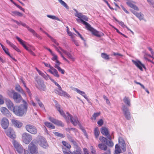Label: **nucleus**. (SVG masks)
Wrapping results in <instances>:
<instances>
[{
	"label": "nucleus",
	"mask_w": 154,
	"mask_h": 154,
	"mask_svg": "<svg viewBox=\"0 0 154 154\" xmlns=\"http://www.w3.org/2000/svg\"><path fill=\"white\" fill-rule=\"evenodd\" d=\"M76 13L75 14V17H78L79 19H76V20L78 23L81 22L83 24L85 25L87 29L91 31L94 35L98 37H100L102 36L103 34L102 32H100L96 29L91 27V25L85 21H88V18L86 16L83 15L81 13H79L75 9H73Z\"/></svg>",
	"instance_id": "nucleus-1"
},
{
	"label": "nucleus",
	"mask_w": 154,
	"mask_h": 154,
	"mask_svg": "<svg viewBox=\"0 0 154 154\" xmlns=\"http://www.w3.org/2000/svg\"><path fill=\"white\" fill-rule=\"evenodd\" d=\"M23 104L19 106H16L13 110L14 113L17 116H22L26 114L27 110L28 104L27 102L23 100Z\"/></svg>",
	"instance_id": "nucleus-2"
},
{
	"label": "nucleus",
	"mask_w": 154,
	"mask_h": 154,
	"mask_svg": "<svg viewBox=\"0 0 154 154\" xmlns=\"http://www.w3.org/2000/svg\"><path fill=\"white\" fill-rule=\"evenodd\" d=\"M8 95L10 97L13 98L16 103H19L22 100V97L20 95L14 91L9 92Z\"/></svg>",
	"instance_id": "nucleus-3"
},
{
	"label": "nucleus",
	"mask_w": 154,
	"mask_h": 154,
	"mask_svg": "<svg viewBox=\"0 0 154 154\" xmlns=\"http://www.w3.org/2000/svg\"><path fill=\"white\" fill-rule=\"evenodd\" d=\"M62 143L63 144L62 148L64 154H69L71 152L70 151L71 148L70 145L67 142L64 141H62Z\"/></svg>",
	"instance_id": "nucleus-4"
},
{
	"label": "nucleus",
	"mask_w": 154,
	"mask_h": 154,
	"mask_svg": "<svg viewBox=\"0 0 154 154\" xmlns=\"http://www.w3.org/2000/svg\"><path fill=\"white\" fill-rule=\"evenodd\" d=\"M23 142L26 144H28L32 139L31 135L26 132H24L22 135Z\"/></svg>",
	"instance_id": "nucleus-5"
},
{
	"label": "nucleus",
	"mask_w": 154,
	"mask_h": 154,
	"mask_svg": "<svg viewBox=\"0 0 154 154\" xmlns=\"http://www.w3.org/2000/svg\"><path fill=\"white\" fill-rule=\"evenodd\" d=\"M56 86L58 88V89L59 90H58L57 89H54V91L56 94L59 95L63 96L66 97H70L69 95L62 89L61 87L58 84Z\"/></svg>",
	"instance_id": "nucleus-6"
},
{
	"label": "nucleus",
	"mask_w": 154,
	"mask_h": 154,
	"mask_svg": "<svg viewBox=\"0 0 154 154\" xmlns=\"http://www.w3.org/2000/svg\"><path fill=\"white\" fill-rule=\"evenodd\" d=\"M13 145L17 152L19 154H21L23 152L24 150L22 145L19 142L14 141L13 143Z\"/></svg>",
	"instance_id": "nucleus-7"
},
{
	"label": "nucleus",
	"mask_w": 154,
	"mask_h": 154,
	"mask_svg": "<svg viewBox=\"0 0 154 154\" xmlns=\"http://www.w3.org/2000/svg\"><path fill=\"white\" fill-rule=\"evenodd\" d=\"M25 128L28 132L32 134H35L37 133V129L32 125L30 124L27 125L25 126Z\"/></svg>",
	"instance_id": "nucleus-8"
},
{
	"label": "nucleus",
	"mask_w": 154,
	"mask_h": 154,
	"mask_svg": "<svg viewBox=\"0 0 154 154\" xmlns=\"http://www.w3.org/2000/svg\"><path fill=\"white\" fill-rule=\"evenodd\" d=\"M66 115L68 117L67 121L68 120L69 121V119H70L71 122L74 126L76 125L79 123L77 117L76 116H74L73 117H72V115L68 112H66Z\"/></svg>",
	"instance_id": "nucleus-9"
},
{
	"label": "nucleus",
	"mask_w": 154,
	"mask_h": 154,
	"mask_svg": "<svg viewBox=\"0 0 154 154\" xmlns=\"http://www.w3.org/2000/svg\"><path fill=\"white\" fill-rule=\"evenodd\" d=\"M36 81L37 83L36 87L41 90L45 91L46 87L43 82L39 79L36 80Z\"/></svg>",
	"instance_id": "nucleus-10"
},
{
	"label": "nucleus",
	"mask_w": 154,
	"mask_h": 154,
	"mask_svg": "<svg viewBox=\"0 0 154 154\" xmlns=\"http://www.w3.org/2000/svg\"><path fill=\"white\" fill-rule=\"evenodd\" d=\"M122 110L125 118L128 120L131 119V113L129 111V109L126 106L124 105L122 106Z\"/></svg>",
	"instance_id": "nucleus-11"
},
{
	"label": "nucleus",
	"mask_w": 154,
	"mask_h": 154,
	"mask_svg": "<svg viewBox=\"0 0 154 154\" xmlns=\"http://www.w3.org/2000/svg\"><path fill=\"white\" fill-rule=\"evenodd\" d=\"M28 149L32 154H34L37 152V148L32 142L29 145Z\"/></svg>",
	"instance_id": "nucleus-12"
},
{
	"label": "nucleus",
	"mask_w": 154,
	"mask_h": 154,
	"mask_svg": "<svg viewBox=\"0 0 154 154\" xmlns=\"http://www.w3.org/2000/svg\"><path fill=\"white\" fill-rule=\"evenodd\" d=\"M1 125L3 129H6L9 125L8 120L5 117L2 118L1 121Z\"/></svg>",
	"instance_id": "nucleus-13"
},
{
	"label": "nucleus",
	"mask_w": 154,
	"mask_h": 154,
	"mask_svg": "<svg viewBox=\"0 0 154 154\" xmlns=\"http://www.w3.org/2000/svg\"><path fill=\"white\" fill-rule=\"evenodd\" d=\"M6 134L12 139H14L16 135L14 130L11 128H9L5 132Z\"/></svg>",
	"instance_id": "nucleus-14"
},
{
	"label": "nucleus",
	"mask_w": 154,
	"mask_h": 154,
	"mask_svg": "<svg viewBox=\"0 0 154 154\" xmlns=\"http://www.w3.org/2000/svg\"><path fill=\"white\" fill-rule=\"evenodd\" d=\"M100 131L102 134L107 136L109 139L110 140L111 139V136L109 134V131L107 128L105 127H102L101 128Z\"/></svg>",
	"instance_id": "nucleus-15"
},
{
	"label": "nucleus",
	"mask_w": 154,
	"mask_h": 154,
	"mask_svg": "<svg viewBox=\"0 0 154 154\" xmlns=\"http://www.w3.org/2000/svg\"><path fill=\"white\" fill-rule=\"evenodd\" d=\"M48 119L51 122L55 125L62 127L64 126V124L61 121L57 120L54 118L51 117H49Z\"/></svg>",
	"instance_id": "nucleus-16"
},
{
	"label": "nucleus",
	"mask_w": 154,
	"mask_h": 154,
	"mask_svg": "<svg viewBox=\"0 0 154 154\" xmlns=\"http://www.w3.org/2000/svg\"><path fill=\"white\" fill-rule=\"evenodd\" d=\"M5 103L8 108L11 110L13 111L15 107L13 102L9 99H6Z\"/></svg>",
	"instance_id": "nucleus-17"
},
{
	"label": "nucleus",
	"mask_w": 154,
	"mask_h": 154,
	"mask_svg": "<svg viewBox=\"0 0 154 154\" xmlns=\"http://www.w3.org/2000/svg\"><path fill=\"white\" fill-rule=\"evenodd\" d=\"M1 111L2 113L5 116L9 118L11 116V114L9 112V110L6 108L2 107L1 108Z\"/></svg>",
	"instance_id": "nucleus-18"
},
{
	"label": "nucleus",
	"mask_w": 154,
	"mask_h": 154,
	"mask_svg": "<svg viewBox=\"0 0 154 154\" xmlns=\"http://www.w3.org/2000/svg\"><path fill=\"white\" fill-rule=\"evenodd\" d=\"M38 143L40 146L45 148H46L48 147V145L46 140L44 138H41L39 141Z\"/></svg>",
	"instance_id": "nucleus-19"
},
{
	"label": "nucleus",
	"mask_w": 154,
	"mask_h": 154,
	"mask_svg": "<svg viewBox=\"0 0 154 154\" xmlns=\"http://www.w3.org/2000/svg\"><path fill=\"white\" fill-rule=\"evenodd\" d=\"M127 2H126V4L130 8H132L134 10L136 11H139L138 8L134 4H135V2L133 1L130 0H127Z\"/></svg>",
	"instance_id": "nucleus-20"
},
{
	"label": "nucleus",
	"mask_w": 154,
	"mask_h": 154,
	"mask_svg": "<svg viewBox=\"0 0 154 154\" xmlns=\"http://www.w3.org/2000/svg\"><path fill=\"white\" fill-rule=\"evenodd\" d=\"M119 146L124 152H125L126 149V145L124 140L122 137H120L119 138Z\"/></svg>",
	"instance_id": "nucleus-21"
},
{
	"label": "nucleus",
	"mask_w": 154,
	"mask_h": 154,
	"mask_svg": "<svg viewBox=\"0 0 154 154\" xmlns=\"http://www.w3.org/2000/svg\"><path fill=\"white\" fill-rule=\"evenodd\" d=\"M133 63L141 70L143 71L142 67L145 68L144 65L140 61H135L132 60Z\"/></svg>",
	"instance_id": "nucleus-22"
},
{
	"label": "nucleus",
	"mask_w": 154,
	"mask_h": 154,
	"mask_svg": "<svg viewBox=\"0 0 154 154\" xmlns=\"http://www.w3.org/2000/svg\"><path fill=\"white\" fill-rule=\"evenodd\" d=\"M11 122L12 124L15 127L18 128H20L23 125V124L22 123L18 120L14 119H12L11 120Z\"/></svg>",
	"instance_id": "nucleus-23"
},
{
	"label": "nucleus",
	"mask_w": 154,
	"mask_h": 154,
	"mask_svg": "<svg viewBox=\"0 0 154 154\" xmlns=\"http://www.w3.org/2000/svg\"><path fill=\"white\" fill-rule=\"evenodd\" d=\"M59 48L60 49L63 53H64L68 57V58L71 59L72 61H74L75 60L74 58L70 54L69 52H67L66 51L64 50L63 49H62L60 47H59Z\"/></svg>",
	"instance_id": "nucleus-24"
},
{
	"label": "nucleus",
	"mask_w": 154,
	"mask_h": 154,
	"mask_svg": "<svg viewBox=\"0 0 154 154\" xmlns=\"http://www.w3.org/2000/svg\"><path fill=\"white\" fill-rule=\"evenodd\" d=\"M98 146L99 148L101 150L107 151V150L110 149L109 148H108L107 146L105 144L103 143L99 144Z\"/></svg>",
	"instance_id": "nucleus-25"
},
{
	"label": "nucleus",
	"mask_w": 154,
	"mask_h": 154,
	"mask_svg": "<svg viewBox=\"0 0 154 154\" xmlns=\"http://www.w3.org/2000/svg\"><path fill=\"white\" fill-rule=\"evenodd\" d=\"M123 101L127 105L129 106H131V100L129 97H125L123 99Z\"/></svg>",
	"instance_id": "nucleus-26"
},
{
	"label": "nucleus",
	"mask_w": 154,
	"mask_h": 154,
	"mask_svg": "<svg viewBox=\"0 0 154 154\" xmlns=\"http://www.w3.org/2000/svg\"><path fill=\"white\" fill-rule=\"evenodd\" d=\"M15 89L18 92L21 93L23 95H26L24 91L19 85H17L16 86Z\"/></svg>",
	"instance_id": "nucleus-27"
},
{
	"label": "nucleus",
	"mask_w": 154,
	"mask_h": 154,
	"mask_svg": "<svg viewBox=\"0 0 154 154\" xmlns=\"http://www.w3.org/2000/svg\"><path fill=\"white\" fill-rule=\"evenodd\" d=\"M45 125L50 129H54L55 128V126L52 124L48 122H44Z\"/></svg>",
	"instance_id": "nucleus-28"
},
{
	"label": "nucleus",
	"mask_w": 154,
	"mask_h": 154,
	"mask_svg": "<svg viewBox=\"0 0 154 154\" xmlns=\"http://www.w3.org/2000/svg\"><path fill=\"white\" fill-rule=\"evenodd\" d=\"M16 38L20 42V43L23 46V47L25 48H26L27 46L26 45L25 43L26 42L20 39L19 37L17 36H16Z\"/></svg>",
	"instance_id": "nucleus-29"
},
{
	"label": "nucleus",
	"mask_w": 154,
	"mask_h": 154,
	"mask_svg": "<svg viewBox=\"0 0 154 154\" xmlns=\"http://www.w3.org/2000/svg\"><path fill=\"white\" fill-rule=\"evenodd\" d=\"M48 71L50 73L53 75L55 76L57 78L59 77V75L58 74V72L56 69H54L53 71H52L51 69H49Z\"/></svg>",
	"instance_id": "nucleus-30"
},
{
	"label": "nucleus",
	"mask_w": 154,
	"mask_h": 154,
	"mask_svg": "<svg viewBox=\"0 0 154 154\" xmlns=\"http://www.w3.org/2000/svg\"><path fill=\"white\" fill-rule=\"evenodd\" d=\"M66 136L68 139L69 140V141L72 143L74 145H76V142L74 140V139L69 134H67Z\"/></svg>",
	"instance_id": "nucleus-31"
},
{
	"label": "nucleus",
	"mask_w": 154,
	"mask_h": 154,
	"mask_svg": "<svg viewBox=\"0 0 154 154\" xmlns=\"http://www.w3.org/2000/svg\"><path fill=\"white\" fill-rule=\"evenodd\" d=\"M10 14L13 16H15L16 15L20 17H22L23 16L22 14L20 12L17 11H12Z\"/></svg>",
	"instance_id": "nucleus-32"
},
{
	"label": "nucleus",
	"mask_w": 154,
	"mask_h": 154,
	"mask_svg": "<svg viewBox=\"0 0 154 154\" xmlns=\"http://www.w3.org/2000/svg\"><path fill=\"white\" fill-rule=\"evenodd\" d=\"M94 134L96 138L97 139L100 134V131L98 129V127H96L95 128Z\"/></svg>",
	"instance_id": "nucleus-33"
},
{
	"label": "nucleus",
	"mask_w": 154,
	"mask_h": 154,
	"mask_svg": "<svg viewBox=\"0 0 154 154\" xmlns=\"http://www.w3.org/2000/svg\"><path fill=\"white\" fill-rule=\"evenodd\" d=\"M120 147L118 144H116L115 146V153H120L121 152V150Z\"/></svg>",
	"instance_id": "nucleus-34"
},
{
	"label": "nucleus",
	"mask_w": 154,
	"mask_h": 154,
	"mask_svg": "<svg viewBox=\"0 0 154 154\" xmlns=\"http://www.w3.org/2000/svg\"><path fill=\"white\" fill-rule=\"evenodd\" d=\"M58 1L63 6L66 8L67 9H69V7L65 2L62 0H58Z\"/></svg>",
	"instance_id": "nucleus-35"
},
{
	"label": "nucleus",
	"mask_w": 154,
	"mask_h": 154,
	"mask_svg": "<svg viewBox=\"0 0 154 154\" xmlns=\"http://www.w3.org/2000/svg\"><path fill=\"white\" fill-rule=\"evenodd\" d=\"M58 1L63 6L66 8L67 9H69V7L65 2L62 0H58Z\"/></svg>",
	"instance_id": "nucleus-36"
},
{
	"label": "nucleus",
	"mask_w": 154,
	"mask_h": 154,
	"mask_svg": "<svg viewBox=\"0 0 154 154\" xmlns=\"http://www.w3.org/2000/svg\"><path fill=\"white\" fill-rule=\"evenodd\" d=\"M101 57L105 60H108L109 59V55L105 53H102L101 54Z\"/></svg>",
	"instance_id": "nucleus-37"
},
{
	"label": "nucleus",
	"mask_w": 154,
	"mask_h": 154,
	"mask_svg": "<svg viewBox=\"0 0 154 154\" xmlns=\"http://www.w3.org/2000/svg\"><path fill=\"white\" fill-rule=\"evenodd\" d=\"M100 114V112L94 113L92 115V117H91V119H94V120H96V118L99 116Z\"/></svg>",
	"instance_id": "nucleus-38"
},
{
	"label": "nucleus",
	"mask_w": 154,
	"mask_h": 154,
	"mask_svg": "<svg viewBox=\"0 0 154 154\" xmlns=\"http://www.w3.org/2000/svg\"><path fill=\"white\" fill-rule=\"evenodd\" d=\"M38 72V73L39 74L41 75L42 77H43L46 80H47L48 79L47 76L45 74L42 72L40 70H37Z\"/></svg>",
	"instance_id": "nucleus-39"
},
{
	"label": "nucleus",
	"mask_w": 154,
	"mask_h": 154,
	"mask_svg": "<svg viewBox=\"0 0 154 154\" xmlns=\"http://www.w3.org/2000/svg\"><path fill=\"white\" fill-rule=\"evenodd\" d=\"M99 140L101 142L106 143L107 141V140L106 138L102 136L100 137Z\"/></svg>",
	"instance_id": "nucleus-40"
},
{
	"label": "nucleus",
	"mask_w": 154,
	"mask_h": 154,
	"mask_svg": "<svg viewBox=\"0 0 154 154\" xmlns=\"http://www.w3.org/2000/svg\"><path fill=\"white\" fill-rule=\"evenodd\" d=\"M47 16L48 17L52 19L57 20L59 21H60V19L58 18L55 16L48 15Z\"/></svg>",
	"instance_id": "nucleus-41"
},
{
	"label": "nucleus",
	"mask_w": 154,
	"mask_h": 154,
	"mask_svg": "<svg viewBox=\"0 0 154 154\" xmlns=\"http://www.w3.org/2000/svg\"><path fill=\"white\" fill-rule=\"evenodd\" d=\"M76 91L78 93L82 95L84 97V96H86L85 94V92L81 91L77 88L76 89Z\"/></svg>",
	"instance_id": "nucleus-42"
},
{
	"label": "nucleus",
	"mask_w": 154,
	"mask_h": 154,
	"mask_svg": "<svg viewBox=\"0 0 154 154\" xmlns=\"http://www.w3.org/2000/svg\"><path fill=\"white\" fill-rule=\"evenodd\" d=\"M53 133L56 136L58 137H60L61 138L64 137L63 135V134L59 133L57 132H54Z\"/></svg>",
	"instance_id": "nucleus-43"
},
{
	"label": "nucleus",
	"mask_w": 154,
	"mask_h": 154,
	"mask_svg": "<svg viewBox=\"0 0 154 154\" xmlns=\"http://www.w3.org/2000/svg\"><path fill=\"white\" fill-rule=\"evenodd\" d=\"M109 140L108 141L107 140L106 144L108 146H110V147H112L113 146L114 144L113 142L111 140Z\"/></svg>",
	"instance_id": "nucleus-44"
},
{
	"label": "nucleus",
	"mask_w": 154,
	"mask_h": 154,
	"mask_svg": "<svg viewBox=\"0 0 154 154\" xmlns=\"http://www.w3.org/2000/svg\"><path fill=\"white\" fill-rule=\"evenodd\" d=\"M143 14L140 12L139 13H138L136 16L140 20H141L143 19Z\"/></svg>",
	"instance_id": "nucleus-45"
},
{
	"label": "nucleus",
	"mask_w": 154,
	"mask_h": 154,
	"mask_svg": "<svg viewBox=\"0 0 154 154\" xmlns=\"http://www.w3.org/2000/svg\"><path fill=\"white\" fill-rule=\"evenodd\" d=\"M55 68L58 69V71L62 74H64L65 73V71L62 69L59 66H57L55 67Z\"/></svg>",
	"instance_id": "nucleus-46"
},
{
	"label": "nucleus",
	"mask_w": 154,
	"mask_h": 154,
	"mask_svg": "<svg viewBox=\"0 0 154 154\" xmlns=\"http://www.w3.org/2000/svg\"><path fill=\"white\" fill-rule=\"evenodd\" d=\"M3 50L4 51L5 53L8 56H9L10 57H12V56L11 55L10 53H9L8 52V49L6 48H4V49H3Z\"/></svg>",
	"instance_id": "nucleus-47"
},
{
	"label": "nucleus",
	"mask_w": 154,
	"mask_h": 154,
	"mask_svg": "<svg viewBox=\"0 0 154 154\" xmlns=\"http://www.w3.org/2000/svg\"><path fill=\"white\" fill-rule=\"evenodd\" d=\"M60 114L64 117V118L67 121V118L66 115L64 113V112L63 111V110H61V111H60L59 112Z\"/></svg>",
	"instance_id": "nucleus-48"
},
{
	"label": "nucleus",
	"mask_w": 154,
	"mask_h": 154,
	"mask_svg": "<svg viewBox=\"0 0 154 154\" xmlns=\"http://www.w3.org/2000/svg\"><path fill=\"white\" fill-rule=\"evenodd\" d=\"M69 154H82L81 151L79 150H76L74 151L70 152Z\"/></svg>",
	"instance_id": "nucleus-49"
},
{
	"label": "nucleus",
	"mask_w": 154,
	"mask_h": 154,
	"mask_svg": "<svg viewBox=\"0 0 154 154\" xmlns=\"http://www.w3.org/2000/svg\"><path fill=\"white\" fill-rule=\"evenodd\" d=\"M27 29L28 30H29V32H31L32 33L33 35L34 36V35L36 33L35 32V31L32 29L29 28V27H27Z\"/></svg>",
	"instance_id": "nucleus-50"
},
{
	"label": "nucleus",
	"mask_w": 154,
	"mask_h": 154,
	"mask_svg": "<svg viewBox=\"0 0 154 154\" xmlns=\"http://www.w3.org/2000/svg\"><path fill=\"white\" fill-rule=\"evenodd\" d=\"M26 92L28 93L29 97L31 98L32 97V94L29 88H26Z\"/></svg>",
	"instance_id": "nucleus-51"
},
{
	"label": "nucleus",
	"mask_w": 154,
	"mask_h": 154,
	"mask_svg": "<svg viewBox=\"0 0 154 154\" xmlns=\"http://www.w3.org/2000/svg\"><path fill=\"white\" fill-rule=\"evenodd\" d=\"M11 47L12 48H14V49H15V50H16L18 52H21V51H20V50L18 48H17V47L14 44Z\"/></svg>",
	"instance_id": "nucleus-52"
},
{
	"label": "nucleus",
	"mask_w": 154,
	"mask_h": 154,
	"mask_svg": "<svg viewBox=\"0 0 154 154\" xmlns=\"http://www.w3.org/2000/svg\"><path fill=\"white\" fill-rule=\"evenodd\" d=\"M58 52L60 54L61 57L63 58V59L67 62L68 63H69V60H68L66 58H65L61 52L60 51H58Z\"/></svg>",
	"instance_id": "nucleus-53"
},
{
	"label": "nucleus",
	"mask_w": 154,
	"mask_h": 154,
	"mask_svg": "<svg viewBox=\"0 0 154 154\" xmlns=\"http://www.w3.org/2000/svg\"><path fill=\"white\" fill-rule=\"evenodd\" d=\"M98 124L100 126H101L103 124V121L102 119H100L97 122Z\"/></svg>",
	"instance_id": "nucleus-54"
},
{
	"label": "nucleus",
	"mask_w": 154,
	"mask_h": 154,
	"mask_svg": "<svg viewBox=\"0 0 154 154\" xmlns=\"http://www.w3.org/2000/svg\"><path fill=\"white\" fill-rule=\"evenodd\" d=\"M118 22L119 23V25H121L122 27H126V26H127L126 25H125L124 24V23L122 21H118Z\"/></svg>",
	"instance_id": "nucleus-55"
},
{
	"label": "nucleus",
	"mask_w": 154,
	"mask_h": 154,
	"mask_svg": "<svg viewBox=\"0 0 154 154\" xmlns=\"http://www.w3.org/2000/svg\"><path fill=\"white\" fill-rule=\"evenodd\" d=\"M52 55L53 56V57L52 58V60H53L54 61L57 60V57L55 54H54Z\"/></svg>",
	"instance_id": "nucleus-56"
},
{
	"label": "nucleus",
	"mask_w": 154,
	"mask_h": 154,
	"mask_svg": "<svg viewBox=\"0 0 154 154\" xmlns=\"http://www.w3.org/2000/svg\"><path fill=\"white\" fill-rule=\"evenodd\" d=\"M16 6H17V8H19L22 11H23V12L24 11V9L20 5H18L17 4L15 3L14 5Z\"/></svg>",
	"instance_id": "nucleus-57"
},
{
	"label": "nucleus",
	"mask_w": 154,
	"mask_h": 154,
	"mask_svg": "<svg viewBox=\"0 0 154 154\" xmlns=\"http://www.w3.org/2000/svg\"><path fill=\"white\" fill-rule=\"evenodd\" d=\"M12 20L13 21L16 23L18 25H21V23H22V22L21 21L19 22L14 19H12Z\"/></svg>",
	"instance_id": "nucleus-58"
},
{
	"label": "nucleus",
	"mask_w": 154,
	"mask_h": 154,
	"mask_svg": "<svg viewBox=\"0 0 154 154\" xmlns=\"http://www.w3.org/2000/svg\"><path fill=\"white\" fill-rule=\"evenodd\" d=\"M38 103L40 107L42 108H44V105L41 101L38 102Z\"/></svg>",
	"instance_id": "nucleus-59"
},
{
	"label": "nucleus",
	"mask_w": 154,
	"mask_h": 154,
	"mask_svg": "<svg viewBox=\"0 0 154 154\" xmlns=\"http://www.w3.org/2000/svg\"><path fill=\"white\" fill-rule=\"evenodd\" d=\"M121 7L123 9V10H124V11L127 14H129V12L125 8H124V7L122 5H121Z\"/></svg>",
	"instance_id": "nucleus-60"
},
{
	"label": "nucleus",
	"mask_w": 154,
	"mask_h": 154,
	"mask_svg": "<svg viewBox=\"0 0 154 154\" xmlns=\"http://www.w3.org/2000/svg\"><path fill=\"white\" fill-rule=\"evenodd\" d=\"M90 148L91 149V152L92 154L96 152L95 150L94 149L93 146H91Z\"/></svg>",
	"instance_id": "nucleus-61"
},
{
	"label": "nucleus",
	"mask_w": 154,
	"mask_h": 154,
	"mask_svg": "<svg viewBox=\"0 0 154 154\" xmlns=\"http://www.w3.org/2000/svg\"><path fill=\"white\" fill-rule=\"evenodd\" d=\"M6 42L7 44L10 45L11 47L12 46V45H14V44L11 43L10 41L8 40H6Z\"/></svg>",
	"instance_id": "nucleus-62"
},
{
	"label": "nucleus",
	"mask_w": 154,
	"mask_h": 154,
	"mask_svg": "<svg viewBox=\"0 0 154 154\" xmlns=\"http://www.w3.org/2000/svg\"><path fill=\"white\" fill-rule=\"evenodd\" d=\"M56 63L55 64L54 67L55 68V67L57 66H59L60 65V63L58 61V60H56Z\"/></svg>",
	"instance_id": "nucleus-63"
},
{
	"label": "nucleus",
	"mask_w": 154,
	"mask_h": 154,
	"mask_svg": "<svg viewBox=\"0 0 154 154\" xmlns=\"http://www.w3.org/2000/svg\"><path fill=\"white\" fill-rule=\"evenodd\" d=\"M83 151L84 154H89L88 149L86 148L83 149Z\"/></svg>",
	"instance_id": "nucleus-64"
}]
</instances>
